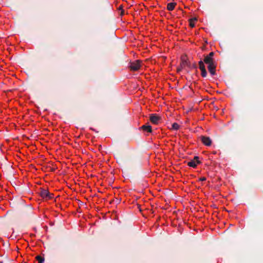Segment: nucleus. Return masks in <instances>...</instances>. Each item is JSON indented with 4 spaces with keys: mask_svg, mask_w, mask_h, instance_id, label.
Wrapping results in <instances>:
<instances>
[{
    "mask_svg": "<svg viewBox=\"0 0 263 263\" xmlns=\"http://www.w3.org/2000/svg\"><path fill=\"white\" fill-rule=\"evenodd\" d=\"M216 64L215 62L208 64V68L212 75H215L216 73Z\"/></svg>",
    "mask_w": 263,
    "mask_h": 263,
    "instance_id": "obj_6",
    "label": "nucleus"
},
{
    "mask_svg": "<svg viewBox=\"0 0 263 263\" xmlns=\"http://www.w3.org/2000/svg\"><path fill=\"white\" fill-rule=\"evenodd\" d=\"M202 143L205 146H210L212 145V141L209 137L202 136L200 137Z\"/></svg>",
    "mask_w": 263,
    "mask_h": 263,
    "instance_id": "obj_4",
    "label": "nucleus"
},
{
    "mask_svg": "<svg viewBox=\"0 0 263 263\" xmlns=\"http://www.w3.org/2000/svg\"><path fill=\"white\" fill-rule=\"evenodd\" d=\"M123 13V11L122 10V12H121V14L122 15Z\"/></svg>",
    "mask_w": 263,
    "mask_h": 263,
    "instance_id": "obj_17",
    "label": "nucleus"
},
{
    "mask_svg": "<svg viewBox=\"0 0 263 263\" xmlns=\"http://www.w3.org/2000/svg\"><path fill=\"white\" fill-rule=\"evenodd\" d=\"M35 258L38 261L39 263H43L44 258L42 256L37 255L36 256Z\"/></svg>",
    "mask_w": 263,
    "mask_h": 263,
    "instance_id": "obj_12",
    "label": "nucleus"
},
{
    "mask_svg": "<svg viewBox=\"0 0 263 263\" xmlns=\"http://www.w3.org/2000/svg\"><path fill=\"white\" fill-rule=\"evenodd\" d=\"M199 67L201 71L205 69L204 63L201 61L199 62Z\"/></svg>",
    "mask_w": 263,
    "mask_h": 263,
    "instance_id": "obj_11",
    "label": "nucleus"
},
{
    "mask_svg": "<svg viewBox=\"0 0 263 263\" xmlns=\"http://www.w3.org/2000/svg\"><path fill=\"white\" fill-rule=\"evenodd\" d=\"M40 194L43 198L46 200H48L52 198V194H50L49 192L47 190L42 189Z\"/></svg>",
    "mask_w": 263,
    "mask_h": 263,
    "instance_id": "obj_2",
    "label": "nucleus"
},
{
    "mask_svg": "<svg viewBox=\"0 0 263 263\" xmlns=\"http://www.w3.org/2000/svg\"><path fill=\"white\" fill-rule=\"evenodd\" d=\"M200 163L198 157H195L194 160L189 162L187 165L189 166L195 167Z\"/></svg>",
    "mask_w": 263,
    "mask_h": 263,
    "instance_id": "obj_7",
    "label": "nucleus"
},
{
    "mask_svg": "<svg viewBox=\"0 0 263 263\" xmlns=\"http://www.w3.org/2000/svg\"><path fill=\"white\" fill-rule=\"evenodd\" d=\"M186 65H187V63L186 61H183L181 63V68L184 67Z\"/></svg>",
    "mask_w": 263,
    "mask_h": 263,
    "instance_id": "obj_15",
    "label": "nucleus"
},
{
    "mask_svg": "<svg viewBox=\"0 0 263 263\" xmlns=\"http://www.w3.org/2000/svg\"><path fill=\"white\" fill-rule=\"evenodd\" d=\"M197 21L196 18H191L189 20L190 26L192 28L195 27V22Z\"/></svg>",
    "mask_w": 263,
    "mask_h": 263,
    "instance_id": "obj_10",
    "label": "nucleus"
},
{
    "mask_svg": "<svg viewBox=\"0 0 263 263\" xmlns=\"http://www.w3.org/2000/svg\"><path fill=\"white\" fill-rule=\"evenodd\" d=\"M179 125L177 123H174L172 124V128L175 130H178L179 128Z\"/></svg>",
    "mask_w": 263,
    "mask_h": 263,
    "instance_id": "obj_13",
    "label": "nucleus"
},
{
    "mask_svg": "<svg viewBox=\"0 0 263 263\" xmlns=\"http://www.w3.org/2000/svg\"><path fill=\"white\" fill-rule=\"evenodd\" d=\"M176 6V3H168L167 5V9L169 11H172L175 9V7Z\"/></svg>",
    "mask_w": 263,
    "mask_h": 263,
    "instance_id": "obj_9",
    "label": "nucleus"
},
{
    "mask_svg": "<svg viewBox=\"0 0 263 263\" xmlns=\"http://www.w3.org/2000/svg\"><path fill=\"white\" fill-rule=\"evenodd\" d=\"M205 180L206 178L205 177H201L199 179V180L201 181H205Z\"/></svg>",
    "mask_w": 263,
    "mask_h": 263,
    "instance_id": "obj_16",
    "label": "nucleus"
},
{
    "mask_svg": "<svg viewBox=\"0 0 263 263\" xmlns=\"http://www.w3.org/2000/svg\"><path fill=\"white\" fill-rule=\"evenodd\" d=\"M201 74L202 77H205L206 76V69L202 70L201 71Z\"/></svg>",
    "mask_w": 263,
    "mask_h": 263,
    "instance_id": "obj_14",
    "label": "nucleus"
},
{
    "mask_svg": "<svg viewBox=\"0 0 263 263\" xmlns=\"http://www.w3.org/2000/svg\"><path fill=\"white\" fill-rule=\"evenodd\" d=\"M161 120V117L155 114H151L149 116L150 121L154 124H158Z\"/></svg>",
    "mask_w": 263,
    "mask_h": 263,
    "instance_id": "obj_3",
    "label": "nucleus"
},
{
    "mask_svg": "<svg viewBox=\"0 0 263 263\" xmlns=\"http://www.w3.org/2000/svg\"><path fill=\"white\" fill-rule=\"evenodd\" d=\"M142 61L140 60H136L133 62H130L129 66V68L132 71H136L140 69L141 67Z\"/></svg>",
    "mask_w": 263,
    "mask_h": 263,
    "instance_id": "obj_1",
    "label": "nucleus"
},
{
    "mask_svg": "<svg viewBox=\"0 0 263 263\" xmlns=\"http://www.w3.org/2000/svg\"><path fill=\"white\" fill-rule=\"evenodd\" d=\"M140 129L144 132L151 133L152 132V128L151 126L149 125H143L140 127Z\"/></svg>",
    "mask_w": 263,
    "mask_h": 263,
    "instance_id": "obj_8",
    "label": "nucleus"
},
{
    "mask_svg": "<svg viewBox=\"0 0 263 263\" xmlns=\"http://www.w3.org/2000/svg\"><path fill=\"white\" fill-rule=\"evenodd\" d=\"M214 55V52H211L208 55H207L206 57H205L204 59V62L206 64H209L212 63L214 62L213 57Z\"/></svg>",
    "mask_w": 263,
    "mask_h": 263,
    "instance_id": "obj_5",
    "label": "nucleus"
}]
</instances>
